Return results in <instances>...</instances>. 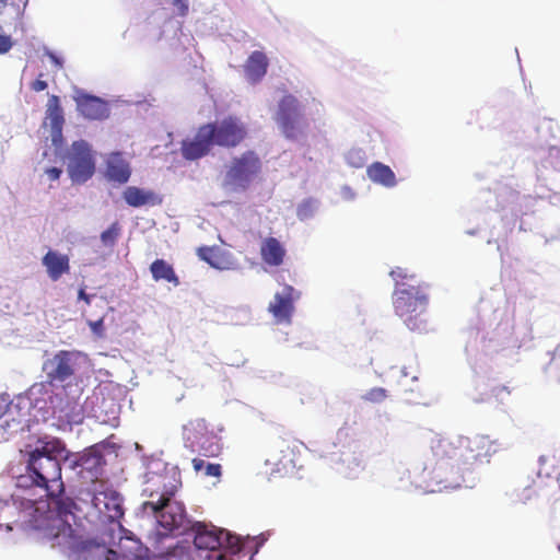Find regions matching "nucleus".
<instances>
[{"label": "nucleus", "mask_w": 560, "mask_h": 560, "mask_svg": "<svg viewBox=\"0 0 560 560\" xmlns=\"http://www.w3.org/2000/svg\"><path fill=\"white\" fill-rule=\"evenodd\" d=\"M98 518L104 522H118L124 515L120 494L103 481H94L86 491Z\"/></svg>", "instance_id": "423d86ee"}, {"label": "nucleus", "mask_w": 560, "mask_h": 560, "mask_svg": "<svg viewBox=\"0 0 560 560\" xmlns=\"http://www.w3.org/2000/svg\"><path fill=\"white\" fill-rule=\"evenodd\" d=\"M12 47V40L9 35H0V54L8 52Z\"/></svg>", "instance_id": "f704fd0d"}, {"label": "nucleus", "mask_w": 560, "mask_h": 560, "mask_svg": "<svg viewBox=\"0 0 560 560\" xmlns=\"http://www.w3.org/2000/svg\"><path fill=\"white\" fill-rule=\"evenodd\" d=\"M43 77V74H39V78L36 79L32 84H31V89L35 92H42L44 90L47 89L48 84L45 80H42L40 78Z\"/></svg>", "instance_id": "c9c22d12"}, {"label": "nucleus", "mask_w": 560, "mask_h": 560, "mask_svg": "<svg viewBox=\"0 0 560 560\" xmlns=\"http://www.w3.org/2000/svg\"><path fill=\"white\" fill-rule=\"evenodd\" d=\"M191 529L195 532L194 544L197 549L214 551L223 546V529L203 523H195Z\"/></svg>", "instance_id": "2eb2a0df"}, {"label": "nucleus", "mask_w": 560, "mask_h": 560, "mask_svg": "<svg viewBox=\"0 0 560 560\" xmlns=\"http://www.w3.org/2000/svg\"><path fill=\"white\" fill-rule=\"evenodd\" d=\"M261 162L256 152L248 150L231 161L225 182L235 189H246L260 173Z\"/></svg>", "instance_id": "0eeeda50"}, {"label": "nucleus", "mask_w": 560, "mask_h": 560, "mask_svg": "<svg viewBox=\"0 0 560 560\" xmlns=\"http://www.w3.org/2000/svg\"><path fill=\"white\" fill-rule=\"evenodd\" d=\"M387 397V392L383 387H374L368 390L362 398L370 402H382Z\"/></svg>", "instance_id": "c756f323"}, {"label": "nucleus", "mask_w": 560, "mask_h": 560, "mask_svg": "<svg viewBox=\"0 0 560 560\" xmlns=\"http://www.w3.org/2000/svg\"><path fill=\"white\" fill-rule=\"evenodd\" d=\"M120 225L118 222H114L110 226L103 231L101 234L102 244L106 247H113L120 235Z\"/></svg>", "instance_id": "cd10ccee"}, {"label": "nucleus", "mask_w": 560, "mask_h": 560, "mask_svg": "<svg viewBox=\"0 0 560 560\" xmlns=\"http://www.w3.org/2000/svg\"><path fill=\"white\" fill-rule=\"evenodd\" d=\"M101 459H102V457H101V456H94V457H93V460H94L95 465H98V464H100V462H101Z\"/></svg>", "instance_id": "37998d69"}, {"label": "nucleus", "mask_w": 560, "mask_h": 560, "mask_svg": "<svg viewBox=\"0 0 560 560\" xmlns=\"http://www.w3.org/2000/svg\"><path fill=\"white\" fill-rule=\"evenodd\" d=\"M79 299L83 300L86 304L91 303V295L86 294L83 289L79 291Z\"/></svg>", "instance_id": "4c0bfd02"}, {"label": "nucleus", "mask_w": 560, "mask_h": 560, "mask_svg": "<svg viewBox=\"0 0 560 560\" xmlns=\"http://www.w3.org/2000/svg\"><path fill=\"white\" fill-rule=\"evenodd\" d=\"M50 501L47 506L49 510H54L59 518L65 523H68L69 516H74L77 510L75 502L70 498H63L61 494L48 495Z\"/></svg>", "instance_id": "5701e85b"}, {"label": "nucleus", "mask_w": 560, "mask_h": 560, "mask_svg": "<svg viewBox=\"0 0 560 560\" xmlns=\"http://www.w3.org/2000/svg\"><path fill=\"white\" fill-rule=\"evenodd\" d=\"M432 454L438 463L451 469L470 470L478 464L488 463L497 453V442L488 435H455L431 440Z\"/></svg>", "instance_id": "f03ea898"}, {"label": "nucleus", "mask_w": 560, "mask_h": 560, "mask_svg": "<svg viewBox=\"0 0 560 560\" xmlns=\"http://www.w3.org/2000/svg\"><path fill=\"white\" fill-rule=\"evenodd\" d=\"M27 503L30 504V508L34 509L35 512H38L40 508L37 505V502L33 500H27Z\"/></svg>", "instance_id": "ea45409f"}, {"label": "nucleus", "mask_w": 560, "mask_h": 560, "mask_svg": "<svg viewBox=\"0 0 560 560\" xmlns=\"http://www.w3.org/2000/svg\"><path fill=\"white\" fill-rule=\"evenodd\" d=\"M122 197L125 201L133 208H140L143 206H160L163 202V198L153 190H145L136 186L127 187Z\"/></svg>", "instance_id": "dca6fc26"}, {"label": "nucleus", "mask_w": 560, "mask_h": 560, "mask_svg": "<svg viewBox=\"0 0 560 560\" xmlns=\"http://www.w3.org/2000/svg\"><path fill=\"white\" fill-rule=\"evenodd\" d=\"M275 120L288 139H296L306 126L301 104L292 94H287L279 101Z\"/></svg>", "instance_id": "6e6552de"}, {"label": "nucleus", "mask_w": 560, "mask_h": 560, "mask_svg": "<svg viewBox=\"0 0 560 560\" xmlns=\"http://www.w3.org/2000/svg\"><path fill=\"white\" fill-rule=\"evenodd\" d=\"M191 463H192L194 469L197 472L205 468L206 469L205 476L220 477L222 474V467L220 464H212V463L206 464L203 459L198 458V457L194 458Z\"/></svg>", "instance_id": "bb28decb"}, {"label": "nucleus", "mask_w": 560, "mask_h": 560, "mask_svg": "<svg viewBox=\"0 0 560 560\" xmlns=\"http://www.w3.org/2000/svg\"><path fill=\"white\" fill-rule=\"evenodd\" d=\"M428 285L423 283L410 284L409 288L394 290L395 313L413 331L425 330V313L429 304Z\"/></svg>", "instance_id": "20e7f679"}, {"label": "nucleus", "mask_w": 560, "mask_h": 560, "mask_svg": "<svg viewBox=\"0 0 560 560\" xmlns=\"http://www.w3.org/2000/svg\"><path fill=\"white\" fill-rule=\"evenodd\" d=\"M179 16H186L189 11L187 0H171Z\"/></svg>", "instance_id": "2f4dec72"}, {"label": "nucleus", "mask_w": 560, "mask_h": 560, "mask_svg": "<svg viewBox=\"0 0 560 560\" xmlns=\"http://www.w3.org/2000/svg\"><path fill=\"white\" fill-rule=\"evenodd\" d=\"M214 147L207 124L201 125L192 138L182 141L180 153L185 160L196 161L208 155Z\"/></svg>", "instance_id": "f8f14e48"}, {"label": "nucleus", "mask_w": 560, "mask_h": 560, "mask_svg": "<svg viewBox=\"0 0 560 560\" xmlns=\"http://www.w3.org/2000/svg\"><path fill=\"white\" fill-rule=\"evenodd\" d=\"M131 171L129 164L119 153H114L107 161L106 175L109 180L125 184L129 180Z\"/></svg>", "instance_id": "4be33fe9"}, {"label": "nucleus", "mask_w": 560, "mask_h": 560, "mask_svg": "<svg viewBox=\"0 0 560 560\" xmlns=\"http://www.w3.org/2000/svg\"><path fill=\"white\" fill-rule=\"evenodd\" d=\"M117 557H118L117 552L109 549V550H107L106 557L104 560H116Z\"/></svg>", "instance_id": "58836bf2"}, {"label": "nucleus", "mask_w": 560, "mask_h": 560, "mask_svg": "<svg viewBox=\"0 0 560 560\" xmlns=\"http://www.w3.org/2000/svg\"><path fill=\"white\" fill-rule=\"evenodd\" d=\"M277 448L282 454L275 462L277 471L281 472L294 469L296 467V453L299 452L296 441L283 439L281 443L277 445Z\"/></svg>", "instance_id": "412c9836"}, {"label": "nucleus", "mask_w": 560, "mask_h": 560, "mask_svg": "<svg viewBox=\"0 0 560 560\" xmlns=\"http://www.w3.org/2000/svg\"><path fill=\"white\" fill-rule=\"evenodd\" d=\"M368 176L372 182L386 187H393L396 184V177L392 168L381 162H375L368 167Z\"/></svg>", "instance_id": "b1692460"}, {"label": "nucleus", "mask_w": 560, "mask_h": 560, "mask_svg": "<svg viewBox=\"0 0 560 560\" xmlns=\"http://www.w3.org/2000/svg\"><path fill=\"white\" fill-rule=\"evenodd\" d=\"M50 280L58 281L70 271L69 257L55 250H48L42 259Z\"/></svg>", "instance_id": "a211bd4d"}, {"label": "nucleus", "mask_w": 560, "mask_h": 560, "mask_svg": "<svg viewBox=\"0 0 560 560\" xmlns=\"http://www.w3.org/2000/svg\"><path fill=\"white\" fill-rule=\"evenodd\" d=\"M287 250L283 244L276 237L269 236L260 244L261 260L270 267H279L283 264Z\"/></svg>", "instance_id": "f3484780"}, {"label": "nucleus", "mask_w": 560, "mask_h": 560, "mask_svg": "<svg viewBox=\"0 0 560 560\" xmlns=\"http://www.w3.org/2000/svg\"><path fill=\"white\" fill-rule=\"evenodd\" d=\"M150 271L155 281L164 280L175 287L179 285V279L176 276L173 266L164 259H155L150 266Z\"/></svg>", "instance_id": "393cba45"}, {"label": "nucleus", "mask_w": 560, "mask_h": 560, "mask_svg": "<svg viewBox=\"0 0 560 560\" xmlns=\"http://www.w3.org/2000/svg\"><path fill=\"white\" fill-rule=\"evenodd\" d=\"M207 127L214 145L222 148H236L247 137L246 125L235 116H228L222 120L208 122Z\"/></svg>", "instance_id": "1a4fd4ad"}, {"label": "nucleus", "mask_w": 560, "mask_h": 560, "mask_svg": "<svg viewBox=\"0 0 560 560\" xmlns=\"http://www.w3.org/2000/svg\"><path fill=\"white\" fill-rule=\"evenodd\" d=\"M180 487V470L174 465L159 462L155 469L145 474L143 494L148 500L142 503V510L155 517L163 529L160 532L162 536L184 530L189 524L184 503L175 499Z\"/></svg>", "instance_id": "f257e3e1"}, {"label": "nucleus", "mask_w": 560, "mask_h": 560, "mask_svg": "<svg viewBox=\"0 0 560 560\" xmlns=\"http://www.w3.org/2000/svg\"><path fill=\"white\" fill-rule=\"evenodd\" d=\"M67 170L73 183L83 184L93 176L95 161L88 142L80 140L72 143Z\"/></svg>", "instance_id": "9b49d317"}, {"label": "nucleus", "mask_w": 560, "mask_h": 560, "mask_svg": "<svg viewBox=\"0 0 560 560\" xmlns=\"http://www.w3.org/2000/svg\"><path fill=\"white\" fill-rule=\"evenodd\" d=\"M49 57L57 66L61 67V61L57 56H55L54 54H49Z\"/></svg>", "instance_id": "a19ab883"}, {"label": "nucleus", "mask_w": 560, "mask_h": 560, "mask_svg": "<svg viewBox=\"0 0 560 560\" xmlns=\"http://www.w3.org/2000/svg\"><path fill=\"white\" fill-rule=\"evenodd\" d=\"M74 100L78 112L86 119L102 120L109 116L108 104L97 96L79 93Z\"/></svg>", "instance_id": "ddd939ff"}, {"label": "nucleus", "mask_w": 560, "mask_h": 560, "mask_svg": "<svg viewBox=\"0 0 560 560\" xmlns=\"http://www.w3.org/2000/svg\"><path fill=\"white\" fill-rule=\"evenodd\" d=\"M39 446L30 453L27 474L18 477V486H36L45 489L46 495L62 494L60 459L66 458V446L59 439L39 441Z\"/></svg>", "instance_id": "7ed1b4c3"}, {"label": "nucleus", "mask_w": 560, "mask_h": 560, "mask_svg": "<svg viewBox=\"0 0 560 560\" xmlns=\"http://www.w3.org/2000/svg\"><path fill=\"white\" fill-rule=\"evenodd\" d=\"M223 546L230 548L233 553H236L241 550L240 538L232 536L229 532L223 529Z\"/></svg>", "instance_id": "7c9ffc66"}, {"label": "nucleus", "mask_w": 560, "mask_h": 560, "mask_svg": "<svg viewBox=\"0 0 560 560\" xmlns=\"http://www.w3.org/2000/svg\"><path fill=\"white\" fill-rule=\"evenodd\" d=\"M89 326L91 328V330L102 337L104 335V318L101 317L100 319L97 320H94V322H89Z\"/></svg>", "instance_id": "473e14b6"}, {"label": "nucleus", "mask_w": 560, "mask_h": 560, "mask_svg": "<svg viewBox=\"0 0 560 560\" xmlns=\"http://www.w3.org/2000/svg\"><path fill=\"white\" fill-rule=\"evenodd\" d=\"M268 66L269 61L265 52L260 50L253 51L244 65L247 80L252 83L259 82L267 73Z\"/></svg>", "instance_id": "6ab92c4d"}, {"label": "nucleus", "mask_w": 560, "mask_h": 560, "mask_svg": "<svg viewBox=\"0 0 560 560\" xmlns=\"http://www.w3.org/2000/svg\"><path fill=\"white\" fill-rule=\"evenodd\" d=\"M77 354L73 351L60 350L45 360L43 371L50 386L70 384L75 374Z\"/></svg>", "instance_id": "9d476101"}, {"label": "nucleus", "mask_w": 560, "mask_h": 560, "mask_svg": "<svg viewBox=\"0 0 560 560\" xmlns=\"http://www.w3.org/2000/svg\"><path fill=\"white\" fill-rule=\"evenodd\" d=\"M389 275L395 280V289L409 288L410 284L420 283L415 275H409L407 270L401 267H396Z\"/></svg>", "instance_id": "a878e982"}, {"label": "nucleus", "mask_w": 560, "mask_h": 560, "mask_svg": "<svg viewBox=\"0 0 560 560\" xmlns=\"http://www.w3.org/2000/svg\"><path fill=\"white\" fill-rule=\"evenodd\" d=\"M295 290L285 285L281 293H276L273 301L269 304L268 311L279 323H290L294 312Z\"/></svg>", "instance_id": "4468645a"}, {"label": "nucleus", "mask_w": 560, "mask_h": 560, "mask_svg": "<svg viewBox=\"0 0 560 560\" xmlns=\"http://www.w3.org/2000/svg\"><path fill=\"white\" fill-rule=\"evenodd\" d=\"M215 560H230L223 553H219L217 557H215Z\"/></svg>", "instance_id": "79ce46f5"}, {"label": "nucleus", "mask_w": 560, "mask_h": 560, "mask_svg": "<svg viewBox=\"0 0 560 560\" xmlns=\"http://www.w3.org/2000/svg\"><path fill=\"white\" fill-rule=\"evenodd\" d=\"M0 3L7 4V0H0Z\"/></svg>", "instance_id": "a18cd8bd"}, {"label": "nucleus", "mask_w": 560, "mask_h": 560, "mask_svg": "<svg viewBox=\"0 0 560 560\" xmlns=\"http://www.w3.org/2000/svg\"><path fill=\"white\" fill-rule=\"evenodd\" d=\"M89 459L90 458L85 457V456L81 457V462H82L81 465H84Z\"/></svg>", "instance_id": "c03bdc74"}, {"label": "nucleus", "mask_w": 560, "mask_h": 560, "mask_svg": "<svg viewBox=\"0 0 560 560\" xmlns=\"http://www.w3.org/2000/svg\"><path fill=\"white\" fill-rule=\"evenodd\" d=\"M184 445L191 453L205 457H217L222 451L220 439L205 418L189 420L183 425Z\"/></svg>", "instance_id": "39448f33"}, {"label": "nucleus", "mask_w": 560, "mask_h": 560, "mask_svg": "<svg viewBox=\"0 0 560 560\" xmlns=\"http://www.w3.org/2000/svg\"><path fill=\"white\" fill-rule=\"evenodd\" d=\"M46 118L49 120L52 140L61 138L65 124L63 110L57 95H50L47 102Z\"/></svg>", "instance_id": "aec40b11"}, {"label": "nucleus", "mask_w": 560, "mask_h": 560, "mask_svg": "<svg viewBox=\"0 0 560 560\" xmlns=\"http://www.w3.org/2000/svg\"><path fill=\"white\" fill-rule=\"evenodd\" d=\"M198 256L200 259L205 260L210 266H212L214 268H219V264L215 260V258L218 257V253L214 250V248L208 247V246H202V247L198 248Z\"/></svg>", "instance_id": "c85d7f7f"}, {"label": "nucleus", "mask_w": 560, "mask_h": 560, "mask_svg": "<svg viewBox=\"0 0 560 560\" xmlns=\"http://www.w3.org/2000/svg\"><path fill=\"white\" fill-rule=\"evenodd\" d=\"M312 205L311 202H304L298 208V217L301 220H305L311 215Z\"/></svg>", "instance_id": "72a5a7b5"}, {"label": "nucleus", "mask_w": 560, "mask_h": 560, "mask_svg": "<svg viewBox=\"0 0 560 560\" xmlns=\"http://www.w3.org/2000/svg\"><path fill=\"white\" fill-rule=\"evenodd\" d=\"M46 173H47V175H48L49 179H51V180H57V179H59V177H60V175H61V173H62V172H61V170H60V168H58V167H50V168H48V170L46 171Z\"/></svg>", "instance_id": "e433bc0d"}]
</instances>
